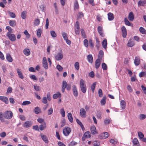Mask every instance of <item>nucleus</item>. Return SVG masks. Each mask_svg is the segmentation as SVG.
<instances>
[{"instance_id":"1","label":"nucleus","mask_w":146,"mask_h":146,"mask_svg":"<svg viewBox=\"0 0 146 146\" xmlns=\"http://www.w3.org/2000/svg\"><path fill=\"white\" fill-rule=\"evenodd\" d=\"M13 116V113L11 111H5L3 115V113L0 112V120L2 122L4 121V119L3 116L6 119H10L12 118Z\"/></svg>"},{"instance_id":"2","label":"nucleus","mask_w":146,"mask_h":146,"mask_svg":"<svg viewBox=\"0 0 146 146\" xmlns=\"http://www.w3.org/2000/svg\"><path fill=\"white\" fill-rule=\"evenodd\" d=\"M80 86L82 92L84 93H85L86 91V88L85 82L83 79L80 80Z\"/></svg>"},{"instance_id":"3","label":"nucleus","mask_w":146,"mask_h":146,"mask_svg":"<svg viewBox=\"0 0 146 146\" xmlns=\"http://www.w3.org/2000/svg\"><path fill=\"white\" fill-rule=\"evenodd\" d=\"M71 131V128L68 127H65L63 130V133L65 136L68 135Z\"/></svg>"},{"instance_id":"4","label":"nucleus","mask_w":146,"mask_h":146,"mask_svg":"<svg viewBox=\"0 0 146 146\" xmlns=\"http://www.w3.org/2000/svg\"><path fill=\"white\" fill-rule=\"evenodd\" d=\"M11 33H7V36L8 37L9 40L11 41H14L16 40V36L14 34H11Z\"/></svg>"},{"instance_id":"5","label":"nucleus","mask_w":146,"mask_h":146,"mask_svg":"<svg viewBox=\"0 0 146 146\" xmlns=\"http://www.w3.org/2000/svg\"><path fill=\"white\" fill-rule=\"evenodd\" d=\"M80 115L83 118H85L86 116V113L85 110L83 108H81L80 110Z\"/></svg>"},{"instance_id":"6","label":"nucleus","mask_w":146,"mask_h":146,"mask_svg":"<svg viewBox=\"0 0 146 146\" xmlns=\"http://www.w3.org/2000/svg\"><path fill=\"white\" fill-rule=\"evenodd\" d=\"M108 137V133L107 132H105L100 134L98 136V138L100 139H105Z\"/></svg>"},{"instance_id":"7","label":"nucleus","mask_w":146,"mask_h":146,"mask_svg":"<svg viewBox=\"0 0 146 146\" xmlns=\"http://www.w3.org/2000/svg\"><path fill=\"white\" fill-rule=\"evenodd\" d=\"M42 64L44 68L47 69L48 68V66L46 58L45 57H44L42 60Z\"/></svg>"},{"instance_id":"8","label":"nucleus","mask_w":146,"mask_h":146,"mask_svg":"<svg viewBox=\"0 0 146 146\" xmlns=\"http://www.w3.org/2000/svg\"><path fill=\"white\" fill-rule=\"evenodd\" d=\"M122 33V36L123 38H125L126 37L127 34V30L124 26H123L121 28Z\"/></svg>"},{"instance_id":"9","label":"nucleus","mask_w":146,"mask_h":146,"mask_svg":"<svg viewBox=\"0 0 146 146\" xmlns=\"http://www.w3.org/2000/svg\"><path fill=\"white\" fill-rule=\"evenodd\" d=\"M72 91L73 95L75 97H77L78 95V92L76 86L73 85L72 86Z\"/></svg>"},{"instance_id":"10","label":"nucleus","mask_w":146,"mask_h":146,"mask_svg":"<svg viewBox=\"0 0 146 146\" xmlns=\"http://www.w3.org/2000/svg\"><path fill=\"white\" fill-rule=\"evenodd\" d=\"M100 58H98L95 62V67L96 69H98L100 66L101 64V60Z\"/></svg>"},{"instance_id":"11","label":"nucleus","mask_w":146,"mask_h":146,"mask_svg":"<svg viewBox=\"0 0 146 146\" xmlns=\"http://www.w3.org/2000/svg\"><path fill=\"white\" fill-rule=\"evenodd\" d=\"M55 57L57 60H60L62 58L63 55L62 53H58L55 56Z\"/></svg>"},{"instance_id":"12","label":"nucleus","mask_w":146,"mask_h":146,"mask_svg":"<svg viewBox=\"0 0 146 146\" xmlns=\"http://www.w3.org/2000/svg\"><path fill=\"white\" fill-rule=\"evenodd\" d=\"M140 63V59L139 57H135L134 60V63L136 66L139 65Z\"/></svg>"},{"instance_id":"13","label":"nucleus","mask_w":146,"mask_h":146,"mask_svg":"<svg viewBox=\"0 0 146 146\" xmlns=\"http://www.w3.org/2000/svg\"><path fill=\"white\" fill-rule=\"evenodd\" d=\"M32 125V123L31 121H25L23 124V127L26 128H28L30 127Z\"/></svg>"},{"instance_id":"14","label":"nucleus","mask_w":146,"mask_h":146,"mask_svg":"<svg viewBox=\"0 0 146 146\" xmlns=\"http://www.w3.org/2000/svg\"><path fill=\"white\" fill-rule=\"evenodd\" d=\"M0 100L4 102L5 104H8L9 100L8 98L5 96H0Z\"/></svg>"},{"instance_id":"15","label":"nucleus","mask_w":146,"mask_h":146,"mask_svg":"<svg viewBox=\"0 0 146 146\" xmlns=\"http://www.w3.org/2000/svg\"><path fill=\"white\" fill-rule=\"evenodd\" d=\"M128 18L129 20L130 21H133L134 19V15L132 12H131L129 13L128 16Z\"/></svg>"},{"instance_id":"16","label":"nucleus","mask_w":146,"mask_h":146,"mask_svg":"<svg viewBox=\"0 0 146 146\" xmlns=\"http://www.w3.org/2000/svg\"><path fill=\"white\" fill-rule=\"evenodd\" d=\"M133 146H139V142L136 138H134L132 141Z\"/></svg>"},{"instance_id":"17","label":"nucleus","mask_w":146,"mask_h":146,"mask_svg":"<svg viewBox=\"0 0 146 146\" xmlns=\"http://www.w3.org/2000/svg\"><path fill=\"white\" fill-rule=\"evenodd\" d=\"M135 44L134 42L132 39H130L129 40L127 43L128 47H132Z\"/></svg>"},{"instance_id":"18","label":"nucleus","mask_w":146,"mask_h":146,"mask_svg":"<svg viewBox=\"0 0 146 146\" xmlns=\"http://www.w3.org/2000/svg\"><path fill=\"white\" fill-rule=\"evenodd\" d=\"M90 130L91 133L92 134L94 135L97 133V132L96 130V129L95 126H92L90 128Z\"/></svg>"},{"instance_id":"19","label":"nucleus","mask_w":146,"mask_h":146,"mask_svg":"<svg viewBox=\"0 0 146 146\" xmlns=\"http://www.w3.org/2000/svg\"><path fill=\"white\" fill-rule=\"evenodd\" d=\"M108 19L109 21H112L114 19V17L113 15L111 13H109L108 14Z\"/></svg>"},{"instance_id":"20","label":"nucleus","mask_w":146,"mask_h":146,"mask_svg":"<svg viewBox=\"0 0 146 146\" xmlns=\"http://www.w3.org/2000/svg\"><path fill=\"white\" fill-rule=\"evenodd\" d=\"M120 106L121 108L123 109L125 108L126 105L125 102L124 100H121L120 101Z\"/></svg>"},{"instance_id":"21","label":"nucleus","mask_w":146,"mask_h":146,"mask_svg":"<svg viewBox=\"0 0 146 146\" xmlns=\"http://www.w3.org/2000/svg\"><path fill=\"white\" fill-rule=\"evenodd\" d=\"M23 53L26 56H29L30 54V50L28 48H26L23 50Z\"/></svg>"},{"instance_id":"22","label":"nucleus","mask_w":146,"mask_h":146,"mask_svg":"<svg viewBox=\"0 0 146 146\" xmlns=\"http://www.w3.org/2000/svg\"><path fill=\"white\" fill-rule=\"evenodd\" d=\"M61 97V94L59 92H58L55 94H53V98L54 99H56L58 98H60Z\"/></svg>"},{"instance_id":"23","label":"nucleus","mask_w":146,"mask_h":146,"mask_svg":"<svg viewBox=\"0 0 146 146\" xmlns=\"http://www.w3.org/2000/svg\"><path fill=\"white\" fill-rule=\"evenodd\" d=\"M40 135L42 139L46 143H48V141L47 138L46 136V135H43L42 134H41Z\"/></svg>"},{"instance_id":"24","label":"nucleus","mask_w":146,"mask_h":146,"mask_svg":"<svg viewBox=\"0 0 146 146\" xmlns=\"http://www.w3.org/2000/svg\"><path fill=\"white\" fill-rule=\"evenodd\" d=\"M9 24L11 26L13 27L16 25V23L15 20H10L9 22Z\"/></svg>"},{"instance_id":"25","label":"nucleus","mask_w":146,"mask_h":146,"mask_svg":"<svg viewBox=\"0 0 146 146\" xmlns=\"http://www.w3.org/2000/svg\"><path fill=\"white\" fill-rule=\"evenodd\" d=\"M106 96H104L100 102L102 106L105 105L106 103Z\"/></svg>"},{"instance_id":"26","label":"nucleus","mask_w":146,"mask_h":146,"mask_svg":"<svg viewBox=\"0 0 146 146\" xmlns=\"http://www.w3.org/2000/svg\"><path fill=\"white\" fill-rule=\"evenodd\" d=\"M88 62L92 63L93 61V58L91 54H89L87 56Z\"/></svg>"},{"instance_id":"27","label":"nucleus","mask_w":146,"mask_h":146,"mask_svg":"<svg viewBox=\"0 0 146 146\" xmlns=\"http://www.w3.org/2000/svg\"><path fill=\"white\" fill-rule=\"evenodd\" d=\"M34 112L36 114H38L41 112V110L40 108L36 107H35L33 110Z\"/></svg>"},{"instance_id":"28","label":"nucleus","mask_w":146,"mask_h":146,"mask_svg":"<svg viewBox=\"0 0 146 146\" xmlns=\"http://www.w3.org/2000/svg\"><path fill=\"white\" fill-rule=\"evenodd\" d=\"M146 4V0L143 1L140 0L138 3V5L139 6H143L144 4Z\"/></svg>"},{"instance_id":"29","label":"nucleus","mask_w":146,"mask_h":146,"mask_svg":"<svg viewBox=\"0 0 146 146\" xmlns=\"http://www.w3.org/2000/svg\"><path fill=\"white\" fill-rule=\"evenodd\" d=\"M102 45L103 47L105 49H106L107 45V39L106 38L104 39L102 42Z\"/></svg>"},{"instance_id":"30","label":"nucleus","mask_w":146,"mask_h":146,"mask_svg":"<svg viewBox=\"0 0 146 146\" xmlns=\"http://www.w3.org/2000/svg\"><path fill=\"white\" fill-rule=\"evenodd\" d=\"M17 70L19 77L21 79H23L24 78V77L21 71L18 68L17 69Z\"/></svg>"},{"instance_id":"31","label":"nucleus","mask_w":146,"mask_h":146,"mask_svg":"<svg viewBox=\"0 0 146 146\" xmlns=\"http://www.w3.org/2000/svg\"><path fill=\"white\" fill-rule=\"evenodd\" d=\"M68 117L69 121L71 123L73 121V118L72 115L71 113H69L68 114Z\"/></svg>"},{"instance_id":"32","label":"nucleus","mask_w":146,"mask_h":146,"mask_svg":"<svg viewBox=\"0 0 146 146\" xmlns=\"http://www.w3.org/2000/svg\"><path fill=\"white\" fill-rule=\"evenodd\" d=\"M76 121L77 123L80 126L82 130L84 129V128L82 122L78 119H76Z\"/></svg>"},{"instance_id":"33","label":"nucleus","mask_w":146,"mask_h":146,"mask_svg":"<svg viewBox=\"0 0 146 146\" xmlns=\"http://www.w3.org/2000/svg\"><path fill=\"white\" fill-rule=\"evenodd\" d=\"M6 59L7 60L11 62L13 61V59L9 54H7L6 55Z\"/></svg>"},{"instance_id":"34","label":"nucleus","mask_w":146,"mask_h":146,"mask_svg":"<svg viewBox=\"0 0 146 146\" xmlns=\"http://www.w3.org/2000/svg\"><path fill=\"white\" fill-rule=\"evenodd\" d=\"M104 55V52L102 50H101L100 51L98 55V58H100V60H102L103 56Z\"/></svg>"},{"instance_id":"35","label":"nucleus","mask_w":146,"mask_h":146,"mask_svg":"<svg viewBox=\"0 0 146 146\" xmlns=\"http://www.w3.org/2000/svg\"><path fill=\"white\" fill-rule=\"evenodd\" d=\"M39 129L41 131H42L46 128V124L45 122H44V123H43V125H39Z\"/></svg>"},{"instance_id":"36","label":"nucleus","mask_w":146,"mask_h":146,"mask_svg":"<svg viewBox=\"0 0 146 146\" xmlns=\"http://www.w3.org/2000/svg\"><path fill=\"white\" fill-rule=\"evenodd\" d=\"M124 21L125 24L126 25L128 26H132V25L131 23L127 18H125Z\"/></svg>"},{"instance_id":"37","label":"nucleus","mask_w":146,"mask_h":146,"mask_svg":"<svg viewBox=\"0 0 146 146\" xmlns=\"http://www.w3.org/2000/svg\"><path fill=\"white\" fill-rule=\"evenodd\" d=\"M84 136L87 138H89L91 136L90 132L89 131L86 132L84 133Z\"/></svg>"},{"instance_id":"38","label":"nucleus","mask_w":146,"mask_h":146,"mask_svg":"<svg viewBox=\"0 0 146 146\" xmlns=\"http://www.w3.org/2000/svg\"><path fill=\"white\" fill-rule=\"evenodd\" d=\"M140 33L143 34H146V30L142 27H141L139 29Z\"/></svg>"},{"instance_id":"39","label":"nucleus","mask_w":146,"mask_h":146,"mask_svg":"<svg viewBox=\"0 0 146 146\" xmlns=\"http://www.w3.org/2000/svg\"><path fill=\"white\" fill-rule=\"evenodd\" d=\"M42 32V31L41 29H38L36 33V35L38 37L40 38V37Z\"/></svg>"},{"instance_id":"40","label":"nucleus","mask_w":146,"mask_h":146,"mask_svg":"<svg viewBox=\"0 0 146 146\" xmlns=\"http://www.w3.org/2000/svg\"><path fill=\"white\" fill-rule=\"evenodd\" d=\"M40 20L38 19H35L33 22L34 25L35 26H37L40 23Z\"/></svg>"},{"instance_id":"41","label":"nucleus","mask_w":146,"mask_h":146,"mask_svg":"<svg viewBox=\"0 0 146 146\" xmlns=\"http://www.w3.org/2000/svg\"><path fill=\"white\" fill-rule=\"evenodd\" d=\"M96 82H94L91 86V88L93 93L94 92V90L96 86Z\"/></svg>"},{"instance_id":"42","label":"nucleus","mask_w":146,"mask_h":146,"mask_svg":"<svg viewBox=\"0 0 146 146\" xmlns=\"http://www.w3.org/2000/svg\"><path fill=\"white\" fill-rule=\"evenodd\" d=\"M26 12L25 11H23V12H22L21 15V16L22 19H25L26 18Z\"/></svg>"},{"instance_id":"43","label":"nucleus","mask_w":146,"mask_h":146,"mask_svg":"<svg viewBox=\"0 0 146 146\" xmlns=\"http://www.w3.org/2000/svg\"><path fill=\"white\" fill-rule=\"evenodd\" d=\"M74 9H78L79 8V5L78 3V2L77 0H76L75 1V3H74Z\"/></svg>"},{"instance_id":"44","label":"nucleus","mask_w":146,"mask_h":146,"mask_svg":"<svg viewBox=\"0 0 146 146\" xmlns=\"http://www.w3.org/2000/svg\"><path fill=\"white\" fill-rule=\"evenodd\" d=\"M8 13L11 17L15 18L16 17V15L14 13L11 12L10 11H9Z\"/></svg>"},{"instance_id":"45","label":"nucleus","mask_w":146,"mask_h":146,"mask_svg":"<svg viewBox=\"0 0 146 146\" xmlns=\"http://www.w3.org/2000/svg\"><path fill=\"white\" fill-rule=\"evenodd\" d=\"M74 66L76 69L77 70H78L79 68V63L78 62H75V63L74 64Z\"/></svg>"},{"instance_id":"46","label":"nucleus","mask_w":146,"mask_h":146,"mask_svg":"<svg viewBox=\"0 0 146 146\" xmlns=\"http://www.w3.org/2000/svg\"><path fill=\"white\" fill-rule=\"evenodd\" d=\"M138 135L140 139H143L144 138V135L140 131L138 133Z\"/></svg>"},{"instance_id":"47","label":"nucleus","mask_w":146,"mask_h":146,"mask_svg":"<svg viewBox=\"0 0 146 146\" xmlns=\"http://www.w3.org/2000/svg\"><path fill=\"white\" fill-rule=\"evenodd\" d=\"M102 68L103 70H106L107 69V66L105 63H103L102 65Z\"/></svg>"},{"instance_id":"48","label":"nucleus","mask_w":146,"mask_h":146,"mask_svg":"<svg viewBox=\"0 0 146 146\" xmlns=\"http://www.w3.org/2000/svg\"><path fill=\"white\" fill-rule=\"evenodd\" d=\"M81 33L82 35L84 38H86V35L85 33V32L84 30L83 29H81Z\"/></svg>"},{"instance_id":"49","label":"nucleus","mask_w":146,"mask_h":146,"mask_svg":"<svg viewBox=\"0 0 146 146\" xmlns=\"http://www.w3.org/2000/svg\"><path fill=\"white\" fill-rule=\"evenodd\" d=\"M50 34L52 36L53 38H55L57 36V35L55 32L54 31H50Z\"/></svg>"},{"instance_id":"50","label":"nucleus","mask_w":146,"mask_h":146,"mask_svg":"<svg viewBox=\"0 0 146 146\" xmlns=\"http://www.w3.org/2000/svg\"><path fill=\"white\" fill-rule=\"evenodd\" d=\"M110 142L113 144H116L117 143V139L114 140L113 139H111L110 140Z\"/></svg>"},{"instance_id":"51","label":"nucleus","mask_w":146,"mask_h":146,"mask_svg":"<svg viewBox=\"0 0 146 146\" xmlns=\"http://www.w3.org/2000/svg\"><path fill=\"white\" fill-rule=\"evenodd\" d=\"M146 118V115L144 114H141L139 115V118L140 119H144Z\"/></svg>"},{"instance_id":"52","label":"nucleus","mask_w":146,"mask_h":146,"mask_svg":"<svg viewBox=\"0 0 146 146\" xmlns=\"http://www.w3.org/2000/svg\"><path fill=\"white\" fill-rule=\"evenodd\" d=\"M83 16L84 14L82 12H78V14L77 15V17L78 19L81 18Z\"/></svg>"},{"instance_id":"53","label":"nucleus","mask_w":146,"mask_h":146,"mask_svg":"<svg viewBox=\"0 0 146 146\" xmlns=\"http://www.w3.org/2000/svg\"><path fill=\"white\" fill-rule=\"evenodd\" d=\"M37 121L38 122L40 123H44V122H45L44 119L41 118H39L38 119Z\"/></svg>"},{"instance_id":"54","label":"nucleus","mask_w":146,"mask_h":146,"mask_svg":"<svg viewBox=\"0 0 146 146\" xmlns=\"http://www.w3.org/2000/svg\"><path fill=\"white\" fill-rule=\"evenodd\" d=\"M60 114L63 117H64L65 116V112L63 108L61 109L60 110Z\"/></svg>"},{"instance_id":"55","label":"nucleus","mask_w":146,"mask_h":146,"mask_svg":"<svg viewBox=\"0 0 146 146\" xmlns=\"http://www.w3.org/2000/svg\"><path fill=\"white\" fill-rule=\"evenodd\" d=\"M100 144V142L97 141H95L93 142V145L94 146H99Z\"/></svg>"},{"instance_id":"56","label":"nucleus","mask_w":146,"mask_h":146,"mask_svg":"<svg viewBox=\"0 0 146 146\" xmlns=\"http://www.w3.org/2000/svg\"><path fill=\"white\" fill-rule=\"evenodd\" d=\"M84 43L85 46L86 47H88V40L87 39H85L84 40Z\"/></svg>"},{"instance_id":"57","label":"nucleus","mask_w":146,"mask_h":146,"mask_svg":"<svg viewBox=\"0 0 146 146\" xmlns=\"http://www.w3.org/2000/svg\"><path fill=\"white\" fill-rule=\"evenodd\" d=\"M53 110L52 108H50L48 111V115H50L52 114L53 113Z\"/></svg>"},{"instance_id":"58","label":"nucleus","mask_w":146,"mask_h":146,"mask_svg":"<svg viewBox=\"0 0 146 146\" xmlns=\"http://www.w3.org/2000/svg\"><path fill=\"white\" fill-rule=\"evenodd\" d=\"M31 103V102L30 101H24L22 104L23 106H25L27 105H29Z\"/></svg>"},{"instance_id":"59","label":"nucleus","mask_w":146,"mask_h":146,"mask_svg":"<svg viewBox=\"0 0 146 146\" xmlns=\"http://www.w3.org/2000/svg\"><path fill=\"white\" fill-rule=\"evenodd\" d=\"M34 88L35 90L36 91H39L40 90V87L37 86L36 84H35L34 85Z\"/></svg>"},{"instance_id":"60","label":"nucleus","mask_w":146,"mask_h":146,"mask_svg":"<svg viewBox=\"0 0 146 146\" xmlns=\"http://www.w3.org/2000/svg\"><path fill=\"white\" fill-rule=\"evenodd\" d=\"M146 75V73L145 72H140L139 74V77H141L145 76Z\"/></svg>"},{"instance_id":"61","label":"nucleus","mask_w":146,"mask_h":146,"mask_svg":"<svg viewBox=\"0 0 146 146\" xmlns=\"http://www.w3.org/2000/svg\"><path fill=\"white\" fill-rule=\"evenodd\" d=\"M127 89L130 92H131L133 91V90L130 85H128L127 86Z\"/></svg>"},{"instance_id":"62","label":"nucleus","mask_w":146,"mask_h":146,"mask_svg":"<svg viewBox=\"0 0 146 146\" xmlns=\"http://www.w3.org/2000/svg\"><path fill=\"white\" fill-rule=\"evenodd\" d=\"M62 36L64 40L68 38L66 33L65 32H63L62 33Z\"/></svg>"},{"instance_id":"63","label":"nucleus","mask_w":146,"mask_h":146,"mask_svg":"<svg viewBox=\"0 0 146 146\" xmlns=\"http://www.w3.org/2000/svg\"><path fill=\"white\" fill-rule=\"evenodd\" d=\"M56 135L57 139L59 140H61V138L59 134V132L58 131H56Z\"/></svg>"},{"instance_id":"64","label":"nucleus","mask_w":146,"mask_h":146,"mask_svg":"<svg viewBox=\"0 0 146 146\" xmlns=\"http://www.w3.org/2000/svg\"><path fill=\"white\" fill-rule=\"evenodd\" d=\"M89 43L90 46L92 48H93L94 47V45L93 44V43L92 42V40L91 39H90L89 40Z\"/></svg>"}]
</instances>
